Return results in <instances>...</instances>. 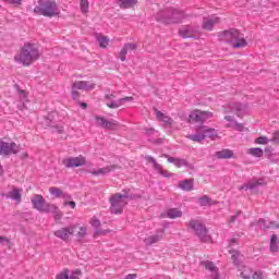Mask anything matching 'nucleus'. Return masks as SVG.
<instances>
[{
	"mask_svg": "<svg viewBox=\"0 0 279 279\" xmlns=\"http://www.w3.org/2000/svg\"><path fill=\"white\" fill-rule=\"evenodd\" d=\"M40 58V50L34 43H25L20 49L19 53L15 54L14 60L23 66H31L36 60Z\"/></svg>",
	"mask_w": 279,
	"mask_h": 279,
	"instance_id": "nucleus-1",
	"label": "nucleus"
},
{
	"mask_svg": "<svg viewBox=\"0 0 279 279\" xmlns=\"http://www.w3.org/2000/svg\"><path fill=\"white\" fill-rule=\"evenodd\" d=\"M219 40L228 43L233 49H243L247 47V39L245 35L236 28H230L229 31L221 32L218 35Z\"/></svg>",
	"mask_w": 279,
	"mask_h": 279,
	"instance_id": "nucleus-2",
	"label": "nucleus"
},
{
	"mask_svg": "<svg viewBox=\"0 0 279 279\" xmlns=\"http://www.w3.org/2000/svg\"><path fill=\"white\" fill-rule=\"evenodd\" d=\"M34 13L38 14V16L53 19V16H60V9H58L56 0H38L34 8Z\"/></svg>",
	"mask_w": 279,
	"mask_h": 279,
	"instance_id": "nucleus-3",
	"label": "nucleus"
},
{
	"mask_svg": "<svg viewBox=\"0 0 279 279\" xmlns=\"http://www.w3.org/2000/svg\"><path fill=\"white\" fill-rule=\"evenodd\" d=\"M109 202L111 204L110 210L113 215H121L125 206H128V195L117 193L110 196Z\"/></svg>",
	"mask_w": 279,
	"mask_h": 279,
	"instance_id": "nucleus-4",
	"label": "nucleus"
},
{
	"mask_svg": "<svg viewBox=\"0 0 279 279\" xmlns=\"http://www.w3.org/2000/svg\"><path fill=\"white\" fill-rule=\"evenodd\" d=\"M189 228L193 230L197 236H199L201 241L206 242L208 239H210L208 236V230L206 229V226H204L198 220H191L189 222Z\"/></svg>",
	"mask_w": 279,
	"mask_h": 279,
	"instance_id": "nucleus-5",
	"label": "nucleus"
},
{
	"mask_svg": "<svg viewBox=\"0 0 279 279\" xmlns=\"http://www.w3.org/2000/svg\"><path fill=\"white\" fill-rule=\"evenodd\" d=\"M21 148L14 142L0 141V156L5 158V156H12V154H19Z\"/></svg>",
	"mask_w": 279,
	"mask_h": 279,
	"instance_id": "nucleus-6",
	"label": "nucleus"
},
{
	"mask_svg": "<svg viewBox=\"0 0 279 279\" xmlns=\"http://www.w3.org/2000/svg\"><path fill=\"white\" fill-rule=\"evenodd\" d=\"M95 88V84L87 81H76L72 86V97L73 99H77L80 94L77 90H93Z\"/></svg>",
	"mask_w": 279,
	"mask_h": 279,
	"instance_id": "nucleus-7",
	"label": "nucleus"
},
{
	"mask_svg": "<svg viewBox=\"0 0 279 279\" xmlns=\"http://www.w3.org/2000/svg\"><path fill=\"white\" fill-rule=\"evenodd\" d=\"M89 223L93 228L96 229V231L94 233V239H97V236H106V234H110V232H112V230H110L108 228L107 229H100L101 228V221L96 216H94L90 219Z\"/></svg>",
	"mask_w": 279,
	"mask_h": 279,
	"instance_id": "nucleus-8",
	"label": "nucleus"
},
{
	"mask_svg": "<svg viewBox=\"0 0 279 279\" xmlns=\"http://www.w3.org/2000/svg\"><path fill=\"white\" fill-rule=\"evenodd\" d=\"M64 167L68 169H73L75 167H84L86 165V157L80 155L78 157H69L63 159Z\"/></svg>",
	"mask_w": 279,
	"mask_h": 279,
	"instance_id": "nucleus-9",
	"label": "nucleus"
},
{
	"mask_svg": "<svg viewBox=\"0 0 279 279\" xmlns=\"http://www.w3.org/2000/svg\"><path fill=\"white\" fill-rule=\"evenodd\" d=\"M72 236L76 239H85L88 235V227L82 226L80 223L70 226Z\"/></svg>",
	"mask_w": 279,
	"mask_h": 279,
	"instance_id": "nucleus-10",
	"label": "nucleus"
},
{
	"mask_svg": "<svg viewBox=\"0 0 279 279\" xmlns=\"http://www.w3.org/2000/svg\"><path fill=\"white\" fill-rule=\"evenodd\" d=\"M31 202L33 204V208H35V210H38L39 213H45V210H47V206L49 204V203H47L45 197H43V195H40V194H36L31 199Z\"/></svg>",
	"mask_w": 279,
	"mask_h": 279,
	"instance_id": "nucleus-11",
	"label": "nucleus"
},
{
	"mask_svg": "<svg viewBox=\"0 0 279 279\" xmlns=\"http://www.w3.org/2000/svg\"><path fill=\"white\" fill-rule=\"evenodd\" d=\"M147 160H148V162L153 163L155 171H157V173H159V175H162V178H172L173 177V172L162 168V165L156 162L154 157H147Z\"/></svg>",
	"mask_w": 279,
	"mask_h": 279,
	"instance_id": "nucleus-12",
	"label": "nucleus"
},
{
	"mask_svg": "<svg viewBox=\"0 0 279 279\" xmlns=\"http://www.w3.org/2000/svg\"><path fill=\"white\" fill-rule=\"evenodd\" d=\"M4 197H7L8 199H13L14 202H16V204H21V202H23V189L13 187L11 191L4 194Z\"/></svg>",
	"mask_w": 279,
	"mask_h": 279,
	"instance_id": "nucleus-13",
	"label": "nucleus"
},
{
	"mask_svg": "<svg viewBox=\"0 0 279 279\" xmlns=\"http://www.w3.org/2000/svg\"><path fill=\"white\" fill-rule=\"evenodd\" d=\"M116 169H119V166L110 165L104 168H97V169L90 170L89 173L90 175L98 178L99 175H107V173L116 171Z\"/></svg>",
	"mask_w": 279,
	"mask_h": 279,
	"instance_id": "nucleus-14",
	"label": "nucleus"
},
{
	"mask_svg": "<svg viewBox=\"0 0 279 279\" xmlns=\"http://www.w3.org/2000/svg\"><path fill=\"white\" fill-rule=\"evenodd\" d=\"M44 213H51L53 215L54 221H60L63 217L62 210H60L59 207H57L56 204L48 203L46 210Z\"/></svg>",
	"mask_w": 279,
	"mask_h": 279,
	"instance_id": "nucleus-15",
	"label": "nucleus"
},
{
	"mask_svg": "<svg viewBox=\"0 0 279 279\" xmlns=\"http://www.w3.org/2000/svg\"><path fill=\"white\" fill-rule=\"evenodd\" d=\"M58 239H61V241H70L72 233H71V226L63 227L53 233Z\"/></svg>",
	"mask_w": 279,
	"mask_h": 279,
	"instance_id": "nucleus-16",
	"label": "nucleus"
},
{
	"mask_svg": "<svg viewBox=\"0 0 279 279\" xmlns=\"http://www.w3.org/2000/svg\"><path fill=\"white\" fill-rule=\"evenodd\" d=\"M198 132H202L203 134H205V138H211V141H216V138H219V132L213 128L201 126Z\"/></svg>",
	"mask_w": 279,
	"mask_h": 279,
	"instance_id": "nucleus-17",
	"label": "nucleus"
},
{
	"mask_svg": "<svg viewBox=\"0 0 279 279\" xmlns=\"http://www.w3.org/2000/svg\"><path fill=\"white\" fill-rule=\"evenodd\" d=\"M245 110V106L241 104H233L229 105L225 108V113L228 114V112H233L238 117H241L243 114V111Z\"/></svg>",
	"mask_w": 279,
	"mask_h": 279,
	"instance_id": "nucleus-18",
	"label": "nucleus"
},
{
	"mask_svg": "<svg viewBox=\"0 0 279 279\" xmlns=\"http://www.w3.org/2000/svg\"><path fill=\"white\" fill-rule=\"evenodd\" d=\"M219 23V17L213 16V17H204L203 20V29H206V32H213V27Z\"/></svg>",
	"mask_w": 279,
	"mask_h": 279,
	"instance_id": "nucleus-19",
	"label": "nucleus"
},
{
	"mask_svg": "<svg viewBox=\"0 0 279 279\" xmlns=\"http://www.w3.org/2000/svg\"><path fill=\"white\" fill-rule=\"evenodd\" d=\"M125 101H134V97L126 96V97L121 98L117 101L107 102V106H108V108L117 109V108H121V105L125 104Z\"/></svg>",
	"mask_w": 279,
	"mask_h": 279,
	"instance_id": "nucleus-20",
	"label": "nucleus"
},
{
	"mask_svg": "<svg viewBox=\"0 0 279 279\" xmlns=\"http://www.w3.org/2000/svg\"><path fill=\"white\" fill-rule=\"evenodd\" d=\"M117 3L121 10H130L138 3V0H117Z\"/></svg>",
	"mask_w": 279,
	"mask_h": 279,
	"instance_id": "nucleus-21",
	"label": "nucleus"
},
{
	"mask_svg": "<svg viewBox=\"0 0 279 279\" xmlns=\"http://www.w3.org/2000/svg\"><path fill=\"white\" fill-rule=\"evenodd\" d=\"M189 123H204L202 119V110H194L190 114Z\"/></svg>",
	"mask_w": 279,
	"mask_h": 279,
	"instance_id": "nucleus-22",
	"label": "nucleus"
},
{
	"mask_svg": "<svg viewBox=\"0 0 279 279\" xmlns=\"http://www.w3.org/2000/svg\"><path fill=\"white\" fill-rule=\"evenodd\" d=\"M155 114L159 121H162L166 123V125H173V119L169 118V116H166L160 110L156 109Z\"/></svg>",
	"mask_w": 279,
	"mask_h": 279,
	"instance_id": "nucleus-23",
	"label": "nucleus"
},
{
	"mask_svg": "<svg viewBox=\"0 0 279 279\" xmlns=\"http://www.w3.org/2000/svg\"><path fill=\"white\" fill-rule=\"evenodd\" d=\"M216 158L218 159H230L234 158V153L231 149H222L215 153Z\"/></svg>",
	"mask_w": 279,
	"mask_h": 279,
	"instance_id": "nucleus-24",
	"label": "nucleus"
},
{
	"mask_svg": "<svg viewBox=\"0 0 279 279\" xmlns=\"http://www.w3.org/2000/svg\"><path fill=\"white\" fill-rule=\"evenodd\" d=\"M163 217H168V219H180V217H182V210L178 208H170L166 211Z\"/></svg>",
	"mask_w": 279,
	"mask_h": 279,
	"instance_id": "nucleus-25",
	"label": "nucleus"
},
{
	"mask_svg": "<svg viewBox=\"0 0 279 279\" xmlns=\"http://www.w3.org/2000/svg\"><path fill=\"white\" fill-rule=\"evenodd\" d=\"M162 240V234H154L145 238L144 243L147 246L154 245Z\"/></svg>",
	"mask_w": 279,
	"mask_h": 279,
	"instance_id": "nucleus-26",
	"label": "nucleus"
},
{
	"mask_svg": "<svg viewBox=\"0 0 279 279\" xmlns=\"http://www.w3.org/2000/svg\"><path fill=\"white\" fill-rule=\"evenodd\" d=\"M196 132L197 133L194 135H189L187 138L190 141H193L194 143H202V141L206 138V134H204L203 132H199V129H197Z\"/></svg>",
	"mask_w": 279,
	"mask_h": 279,
	"instance_id": "nucleus-27",
	"label": "nucleus"
},
{
	"mask_svg": "<svg viewBox=\"0 0 279 279\" xmlns=\"http://www.w3.org/2000/svg\"><path fill=\"white\" fill-rule=\"evenodd\" d=\"M263 184H265L263 182V179H259L257 181H251L248 183H246L245 185L240 187V191H243V189H245V191H247L248 189H256V186H263Z\"/></svg>",
	"mask_w": 279,
	"mask_h": 279,
	"instance_id": "nucleus-28",
	"label": "nucleus"
},
{
	"mask_svg": "<svg viewBox=\"0 0 279 279\" xmlns=\"http://www.w3.org/2000/svg\"><path fill=\"white\" fill-rule=\"evenodd\" d=\"M182 191H193V179L183 180L179 183Z\"/></svg>",
	"mask_w": 279,
	"mask_h": 279,
	"instance_id": "nucleus-29",
	"label": "nucleus"
},
{
	"mask_svg": "<svg viewBox=\"0 0 279 279\" xmlns=\"http://www.w3.org/2000/svg\"><path fill=\"white\" fill-rule=\"evenodd\" d=\"M184 19V14L180 11H173L170 20L168 21V23H180V21Z\"/></svg>",
	"mask_w": 279,
	"mask_h": 279,
	"instance_id": "nucleus-30",
	"label": "nucleus"
},
{
	"mask_svg": "<svg viewBox=\"0 0 279 279\" xmlns=\"http://www.w3.org/2000/svg\"><path fill=\"white\" fill-rule=\"evenodd\" d=\"M201 265L205 267V269H207L208 271H211V274H217V271H219V269L217 268V266H215L213 262H202Z\"/></svg>",
	"mask_w": 279,
	"mask_h": 279,
	"instance_id": "nucleus-31",
	"label": "nucleus"
},
{
	"mask_svg": "<svg viewBox=\"0 0 279 279\" xmlns=\"http://www.w3.org/2000/svg\"><path fill=\"white\" fill-rule=\"evenodd\" d=\"M278 243H279L278 235L272 234L270 238V251L271 252H278Z\"/></svg>",
	"mask_w": 279,
	"mask_h": 279,
	"instance_id": "nucleus-32",
	"label": "nucleus"
},
{
	"mask_svg": "<svg viewBox=\"0 0 279 279\" xmlns=\"http://www.w3.org/2000/svg\"><path fill=\"white\" fill-rule=\"evenodd\" d=\"M49 193L53 197H64V192L61 189L56 187V186L50 187Z\"/></svg>",
	"mask_w": 279,
	"mask_h": 279,
	"instance_id": "nucleus-33",
	"label": "nucleus"
},
{
	"mask_svg": "<svg viewBox=\"0 0 279 279\" xmlns=\"http://www.w3.org/2000/svg\"><path fill=\"white\" fill-rule=\"evenodd\" d=\"M198 204H201V206H213V204H217V202L211 201L208 196H203L198 199Z\"/></svg>",
	"mask_w": 279,
	"mask_h": 279,
	"instance_id": "nucleus-34",
	"label": "nucleus"
},
{
	"mask_svg": "<svg viewBox=\"0 0 279 279\" xmlns=\"http://www.w3.org/2000/svg\"><path fill=\"white\" fill-rule=\"evenodd\" d=\"M95 121H96V125H98V128L106 129V126L108 125V120L104 117L96 116Z\"/></svg>",
	"mask_w": 279,
	"mask_h": 279,
	"instance_id": "nucleus-35",
	"label": "nucleus"
},
{
	"mask_svg": "<svg viewBox=\"0 0 279 279\" xmlns=\"http://www.w3.org/2000/svg\"><path fill=\"white\" fill-rule=\"evenodd\" d=\"M247 154H251V156H255V158H263V149L260 148H250L247 150Z\"/></svg>",
	"mask_w": 279,
	"mask_h": 279,
	"instance_id": "nucleus-36",
	"label": "nucleus"
},
{
	"mask_svg": "<svg viewBox=\"0 0 279 279\" xmlns=\"http://www.w3.org/2000/svg\"><path fill=\"white\" fill-rule=\"evenodd\" d=\"M98 43L101 49H106V47H108V45L110 44V39L106 36H100L98 37Z\"/></svg>",
	"mask_w": 279,
	"mask_h": 279,
	"instance_id": "nucleus-37",
	"label": "nucleus"
},
{
	"mask_svg": "<svg viewBox=\"0 0 279 279\" xmlns=\"http://www.w3.org/2000/svg\"><path fill=\"white\" fill-rule=\"evenodd\" d=\"M105 130H119V123L116 120H107Z\"/></svg>",
	"mask_w": 279,
	"mask_h": 279,
	"instance_id": "nucleus-38",
	"label": "nucleus"
},
{
	"mask_svg": "<svg viewBox=\"0 0 279 279\" xmlns=\"http://www.w3.org/2000/svg\"><path fill=\"white\" fill-rule=\"evenodd\" d=\"M227 128H232L233 130H236L238 132H243L245 130V126L242 123L232 122Z\"/></svg>",
	"mask_w": 279,
	"mask_h": 279,
	"instance_id": "nucleus-39",
	"label": "nucleus"
},
{
	"mask_svg": "<svg viewBox=\"0 0 279 279\" xmlns=\"http://www.w3.org/2000/svg\"><path fill=\"white\" fill-rule=\"evenodd\" d=\"M0 245L8 247L9 250L12 247V241L7 236H0Z\"/></svg>",
	"mask_w": 279,
	"mask_h": 279,
	"instance_id": "nucleus-40",
	"label": "nucleus"
},
{
	"mask_svg": "<svg viewBox=\"0 0 279 279\" xmlns=\"http://www.w3.org/2000/svg\"><path fill=\"white\" fill-rule=\"evenodd\" d=\"M82 278V270L75 269L72 271L71 276H69V270H68V279H80Z\"/></svg>",
	"mask_w": 279,
	"mask_h": 279,
	"instance_id": "nucleus-41",
	"label": "nucleus"
},
{
	"mask_svg": "<svg viewBox=\"0 0 279 279\" xmlns=\"http://www.w3.org/2000/svg\"><path fill=\"white\" fill-rule=\"evenodd\" d=\"M201 116L203 119V123L204 121H208V119H213V117H215V114L211 111H201Z\"/></svg>",
	"mask_w": 279,
	"mask_h": 279,
	"instance_id": "nucleus-42",
	"label": "nucleus"
},
{
	"mask_svg": "<svg viewBox=\"0 0 279 279\" xmlns=\"http://www.w3.org/2000/svg\"><path fill=\"white\" fill-rule=\"evenodd\" d=\"M256 145H267L269 143V138L267 136H259L255 138Z\"/></svg>",
	"mask_w": 279,
	"mask_h": 279,
	"instance_id": "nucleus-43",
	"label": "nucleus"
},
{
	"mask_svg": "<svg viewBox=\"0 0 279 279\" xmlns=\"http://www.w3.org/2000/svg\"><path fill=\"white\" fill-rule=\"evenodd\" d=\"M89 3L88 0H81V10L83 14H86L88 12Z\"/></svg>",
	"mask_w": 279,
	"mask_h": 279,
	"instance_id": "nucleus-44",
	"label": "nucleus"
},
{
	"mask_svg": "<svg viewBox=\"0 0 279 279\" xmlns=\"http://www.w3.org/2000/svg\"><path fill=\"white\" fill-rule=\"evenodd\" d=\"M56 279H69V269L65 268L56 276Z\"/></svg>",
	"mask_w": 279,
	"mask_h": 279,
	"instance_id": "nucleus-45",
	"label": "nucleus"
},
{
	"mask_svg": "<svg viewBox=\"0 0 279 279\" xmlns=\"http://www.w3.org/2000/svg\"><path fill=\"white\" fill-rule=\"evenodd\" d=\"M128 56V50L123 47L119 54H118V58L121 60V62H125V58Z\"/></svg>",
	"mask_w": 279,
	"mask_h": 279,
	"instance_id": "nucleus-46",
	"label": "nucleus"
},
{
	"mask_svg": "<svg viewBox=\"0 0 279 279\" xmlns=\"http://www.w3.org/2000/svg\"><path fill=\"white\" fill-rule=\"evenodd\" d=\"M184 165H186V161L184 159H178L174 160V166L177 167V169H180L181 167H184Z\"/></svg>",
	"mask_w": 279,
	"mask_h": 279,
	"instance_id": "nucleus-47",
	"label": "nucleus"
},
{
	"mask_svg": "<svg viewBox=\"0 0 279 279\" xmlns=\"http://www.w3.org/2000/svg\"><path fill=\"white\" fill-rule=\"evenodd\" d=\"M180 36H182L183 38H191V32H189L187 29H181L180 31Z\"/></svg>",
	"mask_w": 279,
	"mask_h": 279,
	"instance_id": "nucleus-48",
	"label": "nucleus"
},
{
	"mask_svg": "<svg viewBox=\"0 0 279 279\" xmlns=\"http://www.w3.org/2000/svg\"><path fill=\"white\" fill-rule=\"evenodd\" d=\"M124 48L126 51H134V49H136V46H135V44L128 43L124 45Z\"/></svg>",
	"mask_w": 279,
	"mask_h": 279,
	"instance_id": "nucleus-49",
	"label": "nucleus"
},
{
	"mask_svg": "<svg viewBox=\"0 0 279 279\" xmlns=\"http://www.w3.org/2000/svg\"><path fill=\"white\" fill-rule=\"evenodd\" d=\"M271 142H272V143H276V144H279V132H278V131H276V132L272 134Z\"/></svg>",
	"mask_w": 279,
	"mask_h": 279,
	"instance_id": "nucleus-50",
	"label": "nucleus"
},
{
	"mask_svg": "<svg viewBox=\"0 0 279 279\" xmlns=\"http://www.w3.org/2000/svg\"><path fill=\"white\" fill-rule=\"evenodd\" d=\"M3 1H5L7 3H11L13 5H21L22 0H3Z\"/></svg>",
	"mask_w": 279,
	"mask_h": 279,
	"instance_id": "nucleus-51",
	"label": "nucleus"
},
{
	"mask_svg": "<svg viewBox=\"0 0 279 279\" xmlns=\"http://www.w3.org/2000/svg\"><path fill=\"white\" fill-rule=\"evenodd\" d=\"M63 206H71L73 209H75L76 204L73 201H70V202L65 201L63 202Z\"/></svg>",
	"mask_w": 279,
	"mask_h": 279,
	"instance_id": "nucleus-52",
	"label": "nucleus"
},
{
	"mask_svg": "<svg viewBox=\"0 0 279 279\" xmlns=\"http://www.w3.org/2000/svg\"><path fill=\"white\" fill-rule=\"evenodd\" d=\"M253 279H265V278L263 277V272L256 271L253 275Z\"/></svg>",
	"mask_w": 279,
	"mask_h": 279,
	"instance_id": "nucleus-53",
	"label": "nucleus"
},
{
	"mask_svg": "<svg viewBox=\"0 0 279 279\" xmlns=\"http://www.w3.org/2000/svg\"><path fill=\"white\" fill-rule=\"evenodd\" d=\"M163 158H167L168 162H172L173 165L175 163V160L178 159V158L169 157V155H163Z\"/></svg>",
	"mask_w": 279,
	"mask_h": 279,
	"instance_id": "nucleus-54",
	"label": "nucleus"
},
{
	"mask_svg": "<svg viewBox=\"0 0 279 279\" xmlns=\"http://www.w3.org/2000/svg\"><path fill=\"white\" fill-rule=\"evenodd\" d=\"M247 271H250V270H244V271L241 274L242 278H244V279H251L252 275L247 274Z\"/></svg>",
	"mask_w": 279,
	"mask_h": 279,
	"instance_id": "nucleus-55",
	"label": "nucleus"
},
{
	"mask_svg": "<svg viewBox=\"0 0 279 279\" xmlns=\"http://www.w3.org/2000/svg\"><path fill=\"white\" fill-rule=\"evenodd\" d=\"M114 98H116L114 94H107L105 96V99H107V101H112V99H114Z\"/></svg>",
	"mask_w": 279,
	"mask_h": 279,
	"instance_id": "nucleus-56",
	"label": "nucleus"
},
{
	"mask_svg": "<svg viewBox=\"0 0 279 279\" xmlns=\"http://www.w3.org/2000/svg\"><path fill=\"white\" fill-rule=\"evenodd\" d=\"M268 228H272L274 230H277V229H279V223L270 222V226H268Z\"/></svg>",
	"mask_w": 279,
	"mask_h": 279,
	"instance_id": "nucleus-57",
	"label": "nucleus"
},
{
	"mask_svg": "<svg viewBox=\"0 0 279 279\" xmlns=\"http://www.w3.org/2000/svg\"><path fill=\"white\" fill-rule=\"evenodd\" d=\"M20 95H21V98H22V99H27V92L21 90V92H20Z\"/></svg>",
	"mask_w": 279,
	"mask_h": 279,
	"instance_id": "nucleus-58",
	"label": "nucleus"
},
{
	"mask_svg": "<svg viewBox=\"0 0 279 279\" xmlns=\"http://www.w3.org/2000/svg\"><path fill=\"white\" fill-rule=\"evenodd\" d=\"M226 121H230L232 123V121H234V119L232 118V116H226L225 117Z\"/></svg>",
	"mask_w": 279,
	"mask_h": 279,
	"instance_id": "nucleus-59",
	"label": "nucleus"
},
{
	"mask_svg": "<svg viewBox=\"0 0 279 279\" xmlns=\"http://www.w3.org/2000/svg\"><path fill=\"white\" fill-rule=\"evenodd\" d=\"M81 108H83V110H86L88 108V105L86 102H81Z\"/></svg>",
	"mask_w": 279,
	"mask_h": 279,
	"instance_id": "nucleus-60",
	"label": "nucleus"
},
{
	"mask_svg": "<svg viewBox=\"0 0 279 279\" xmlns=\"http://www.w3.org/2000/svg\"><path fill=\"white\" fill-rule=\"evenodd\" d=\"M236 243H238V242H236V239H231L230 242H229L230 245H233V244L236 245Z\"/></svg>",
	"mask_w": 279,
	"mask_h": 279,
	"instance_id": "nucleus-61",
	"label": "nucleus"
},
{
	"mask_svg": "<svg viewBox=\"0 0 279 279\" xmlns=\"http://www.w3.org/2000/svg\"><path fill=\"white\" fill-rule=\"evenodd\" d=\"M63 133H64V128L61 126V128L59 129V134H63Z\"/></svg>",
	"mask_w": 279,
	"mask_h": 279,
	"instance_id": "nucleus-62",
	"label": "nucleus"
},
{
	"mask_svg": "<svg viewBox=\"0 0 279 279\" xmlns=\"http://www.w3.org/2000/svg\"><path fill=\"white\" fill-rule=\"evenodd\" d=\"M3 175V167L0 165V177Z\"/></svg>",
	"mask_w": 279,
	"mask_h": 279,
	"instance_id": "nucleus-63",
	"label": "nucleus"
},
{
	"mask_svg": "<svg viewBox=\"0 0 279 279\" xmlns=\"http://www.w3.org/2000/svg\"><path fill=\"white\" fill-rule=\"evenodd\" d=\"M22 156H23L24 158H28L29 155H28L27 153H23Z\"/></svg>",
	"mask_w": 279,
	"mask_h": 279,
	"instance_id": "nucleus-64",
	"label": "nucleus"
}]
</instances>
